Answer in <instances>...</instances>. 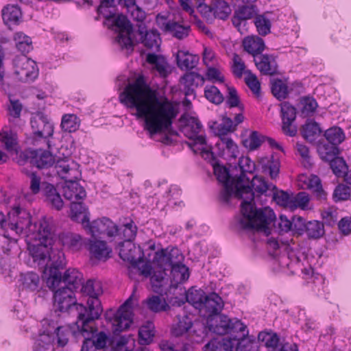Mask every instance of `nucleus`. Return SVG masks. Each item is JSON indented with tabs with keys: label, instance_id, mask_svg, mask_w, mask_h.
Listing matches in <instances>:
<instances>
[{
	"label": "nucleus",
	"instance_id": "24",
	"mask_svg": "<svg viewBox=\"0 0 351 351\" xmlns=\"http://www.w3.org/2000/svg\"><path fill=\"white\" fill-rule=\"evenodd\" d=\"M255 14V6L254 5H245L239 6L234 12L232 18V23L238 31L244 34L245 31L246 21L254 16Z\"/></svg>",
	"mask_w": 351,
	"mask_h": 351
},
{
	"label": "nucleus",
	"instance_id": "22",
	"mask_svg": "<svg viewBox=\"0 0 351 351\" xmlns=\"http://www.w3.org/2000/svg\"><path fill=\"white\" fill-rule=\"evenodd\" d=\"M14 212L17 213H14V220L15 222H18L21 221L19 215H21V212H27V210L21 208L20 207H15L11 211H10L8 214V216L5 217L2 212H0V228L5 230L4 237L5 238L9 239L12 242L16 243L17 241V238L14 237V235H16V231L12 228L10 226V222H12V214H14Z\"/></svg>",
	"mask_w": 351,
	"mask_h": 351
},
{
	"label": "nucleus",
	"instance_id": "18",
	"mask_svg": "<svg viewBox=\"0 0 351 351\" xmlns=\"http://www.w3.org/2000/svg\"><path fill=\"white\" fill-rule=\"evenodd\" d=\"M33 134L38 138H47L53 134V125L43 113L34 114L30 119Z\"/></svg>",
	"mask_w": 351,
	"mask_h": 351
},
{
	"label": "nucleus",
	"instance_id": "6",
	"mask_svg": "<svg viewBox=\"0 0 351 351\" xmlns=\"http://www.w3.org/2000/svg\"><path fill=\"white\" fill-rule=\"evenodd\" d=\"M181 132L189 139L188 146L204 159L213 158L212 147L206 140L203 126L197 118L184 114L180 119Z\"/></svg>",
	"mask_w": 351,
	"mask_h": 351
},
{
	"label": "nucleus",
	"instance_id": "50",
	"mask_svg": "<svg viewBox=\"0 0 351 351\" xmlns=\"http://www.w3.org/2000/svg\"><path fill=\"white\" fill-rule=\"evenodd\" d=\"M271 89L274 96L279 100L285 99L289 93L287 83L280 79L271 82Z\"/></svg>",
	"mask_w": 351,
	"mask_h": 351
},
{
	"label": "nucleus",
	"instance_id": "37",
	"mask_svg": "<svg viewBox=\"0 0 351 351\" xmlns=\"http://www.w3.org/2000/svg\"><path fill=\"white\" fill-rule=\"evenodd\" d=\"M43 191L47 200L54 208L57 210H60L63 207V201L52 184L43 182Z\"/></svg>",
	"mask_w": 351,
	"mask_h": 351
},
{
	"label": "nucleus",
	"instance_id": "39",
	"mask_svg": "<svg viewBox=\"0 0 351 351\" xmlns=\"http://www.w3.org/2000/svg\"><path fill=\"white\" fill-rule=\"evenodd\" d=\"M89 250L91 254L98 260H106L110 257L111 250L106 245V243L103 241H91Z\"/></svg>",
	"mask_w": 351,
	"mask_h": 351
},
{
	"label": "nucleus",
	"instance_id": "14",
	"mask_svg": "<svg viewBox=\"0 0 351 351\" xmlns=\"http://www.w3.org/2000/svg\"><path fill=\"white\" fill-rule=\"evenodd\" d=\"M14 75L19 81L29 82L38 75L36 62L26 56H17L14 60Z\"/></svg>",
	"mask_w": 351,
	"mask_h": 351
},
{
	"label": "nucleus",
	"instance_id": "54",
	"mask_svg": "<svg viewBox=\"0 0 351 351\" xmlns=\"http://www.w3.org/2000/svg\"><path fill=\"white\" fill-rule=\"evenodd\" d=\"M146 304L148 308L155 313L166 311L169 308L165 300L158 295H153L148 298Z\"/></svg>",
	"mask_w": 351,
	"mask_h": 351
},
{
	"label": "nucleus",
	"instance_id": "9",
	"mask_svg": "<svg viewBox=\"0 0 351 351\" xmlns=\"http://www.w3.org/2000/svg\"><path fill=\"white\" fill-rule=\"evenodd\" d=\"M65 265L66 264L62 267H51L49 269L46 282L50 289H57L62 285L75 291L82 285L83 275L77 269L69 268L65 271L63 276L62 275L60 269Z\"/></svg>",
	"mask_w": 351,
	"mask_h": 351
},
{
	"label": "nucleus",
	"instance_id": "1",
	"mask_svg": "<svg viewBox=\"0 0 351 351\" xmlns=\"http://www.w3.org/2000/svg\"><path fill=\"white\" fill-rule=\"evenodd\" d=\"M119 100L132 115L144 121V129L150 137L167 130L178 113L175 104L167 98H159L141 77L126 86Z\"/></svg>",
	"mask_w": 351,
	"mask_h": 351
},
{
	"label": "nucleus",
	"instance_id": "10",
	"mask_svg": "<svg viewBox=\"0 0 351 351\" xmlns=\"http://www.w3.org/2000/svg\"><path fill=\"white\" fill-rule=\"evenodd\" d=\"M137 302L138 298L133 293L116 312L112 310L106 312V319L111 323L114 335L129 328L132 323L133 307Z\"/></svg>",
	"mask_w": 351,
	"mask_h": 351
},
{
	"label": "nucleus",
	"instance_id": "42",
	"mask_svg": "<svg viewBox=\"0 0 351 351\" xmlns=\"http://www.w3.org/2000/svg\"><path fill=\"white\" fill-rule=\"evenodd\" d=\"M43 331L36 340L34 345V351H50L54 342V338L49 332H46L47 328L43 327Z\"/></svg>",
	"mask_w": 351,
	"mask_h": 351
},
{
	"label": "nucleus",
	"instance_id": "40",
	"mask_svg": "<svg viewBox=\"0 0 351 351\" xmlns=\"http://www.w3.org/2000/svg\"><path fill=\"white\" fill-rule=\"evenodd\" d=\"M184 298L186 302L193 305L195 308L202 311V302L206 298L205 293L202 289H189L184 291Z\"/></svg>",
	"mask_w": 351,
	"mask_h": 351
},
{
	"label": "nucleus",
	"instance_id": "15",
	"mask_svg": "<svg viewBox=\"0 0 351 351\" xmlns=\"http://www.w3.org/2000/svg\"><path fill=\"white\" fill-rule=\"evenodd\" d=\"M156 20L158 26L162 31L170 34L172 36L179 40L186 38L191 31L190 25L171 20L166 15L162 14H158L156 16Z\"/></svg>",
	"mask_w": 351,
	"mask_h": 351
},
{
	"label": "nucleus",
	"instance_id": "59",
	"mask_svg": "<svg viewBox=\"0 0 351 351\" xmlns=\"http://www.w3.org/2000/svg\"><path fill=\"white\" fill-rule=\"evenodd\" d=\"M264 142L265 136L261 135L256 131H254L243 141V145L248 149L252 151L258 148Z\"/></svg>",
	"mask_w": 351,
	"mask_h": 351
},
{
	"label": "nucleus",
	"instance_id": "3",
	"mask_svg": "<svg viewBox=\"0 0 351 351\" xmlns=\"http://www.w3.org/2000/svg\"><path fill=\"white\" fill-rule=\"evenodd\" d=\"M245 186L250 187L253 195L252 199H247L249 195L243 193V197H237L242 199L241 213L240 219L241 226L245 229H256L263 230L266 234L269 233L267 225L273 221L276 217L274 212L268 206L256 209L254 204L259 202L263 205L266 202V198L270 197L272 191L276 189V185L269 182L264 178L253 176L252 179L247 178L244 182Z\"/></svg>",
	"mask_w": 351,
	"mask_h": 351
},
{
	"label": "nucleus",
	"instance_id": "58",
	"mask_svg": "<svg viewBox=\"0 0 351 351\" xmlns=\"http://www.w3.org/2000/svg\"><path fill=\"white\" fill-rule=\"evenodd\" d=\"M162 270L155 271L153 275L151 276V283L152 285L153 290L156 292L159 291L160 287L162 286V282L165 279L166 275L165 271L168 269L167 265L165 263H161V261H156Z\"/></svg>",
	"mask_w": 351,
	"mask_h": 351
},
{
	"label": "nucleus",
	"instance_id": "2",
	"mask_svg": "<svg viewBox=\"0 0 351 351\" xmlns=\"http://www.w3.org/2000/svg\"><path fill=\"white\" fill-rule=\"evenodd\" d=\"M20 214L21 221H11L10 226L16 231V236L25 234L28 238L29 254L34 262L45 269L44 274L47 277L51 267H62L66 264L63 252L52 247L54 237L52 220L44 217L32 223L28 212ZM14 214H12V220L14 219Z\"/></svg>",
	"mask_w": 351,
	"mask_h": 351
},
{
	"label": "nucleus",
	"instance_id": "29",
	"mask_svg": "<svg viewBox=\"0 0 351 351\" xmlns=\"http://www.w3.org/2000/svg\"><path fill=\"white\" fill-rule=\"evenodd\" d=\"M140 40L147 49L158 51L160 45V35L156 30L144 31V27L139 26Z\"/></svg>",
	"mask_w": 351,
	"mask_h": 351
},
{
	"label": "nucleus",
	"instance_id": "44",
	"mask_svg": "<svg viewBox=\"0 0 351 351\" xmlns=\"http://www.w3.org/2000/svg\"><path fill=\"white\" fill-rule=\"evenodd\" d=\"M304 226V231L309 239H317L324 234V226L319 221H309Z\"/></svg>",
	"mask_w": 351,
	"mask_h": 351
},
{
	"label": "nucleus",
	"instance_id": "60",
	"mask_svg": "<svg viewBox=\"0 0 351 351\" xmlns=\"http://www.w3.org/2000/svg\"><path fill=\"white\" fill-rule=\"evenodd\" d=\"M204 96L211 103L220 104L223 101V96L220 90L213 85H206L204 88Z\"/></svg>",
	"mask_w": 351,
	"mask_h": 351
},
{
	"label": "nucleus",
	"instance_id": "30",
	"mask_svg": "<svg viewBox=\"0 0 351 351\" xmlns=\"http://www.w3.org/2000/svg\"><path fill=\"white\" fill-rule=\"evenodd\" d=\"M146 59L161 77H165L171 72L169 64L163 56L149 53L147 55Z\"/></svg>",
	"mask_w": 351,
	"mask_h": 351
},
{
	"label": "nucleus",
	"instance_id": "61",
	"mask_svg": "<svg viewBox=\"0 0 351 351\" xmlns=\"http://www.w3.org/2000/svg\"><path fill=\"white\" fill-rule=\"evenodd\" d=\"M239 165L241 171V173L239 176H244V183L246 182V179L249 178L246 176L245 173L252 174L257 168V164L256 165L255 162L248 157H243L239 159Z\"/></svg>",
	"mask_w": 351,
	"mask_h": 351
},
{
	"label": "nucleus",
	"instance_id": "27",
	"mask_svg": "<svg viewBox=\"0 0 351 351\" xmlns=\"http://www.w3.org/2000/svg\"><path fill=\"white\" fill-rule=\"evenodd\" d=\"M223 302L221 298L215 293L206 295L202 302V311L208 318L217 315L223 308Z\"/></svg>",
	"mask_w": 351,
	"mask_h": 351
},
{
	"label": "nucleus",
	"instance_id": "64",
	"mask_svg": "<svg viewBox=\"0 0 351 351\" xmlns=\"http://www.w3.org/2000/svg\"><path fill=\"white\" fill-rule=\"evenodd\" d=\"M300 104L302 105L301 112L304 117L311 115L317 108L316 100L310 97L302 98Z\"/></svg>",
	"mask_w": 351,
	"mask_h": 351
},
{
	"label": "nucleus",
	"instance_id": "7",
	"mask_svg": "<svg viewBox=\"0 0 351 351\" xmlns=\"http://www.w3.org/2000/svg\"><path fill=\"white\" fill-rule=\"evenodd\" d=\"M78 165L68 158L60 159L55 165L57 174L66 182L63 186L64 197L71 202L84 199L86 193L84 189L75 180L80 177Z\"/></svg>",
	"mask_w": 351,
	"mask_h": 351
},
{
	"label": "nucleus",
	"instance_id": "36",
	"mask_svg": "<svg viewBox=\"0 0 351 351\" xmlns=\"http://www.w3.org/2000/svg\"><path fill=\"white\" fill-rule=\"evenodd\" d=\"M247 335L248 330L246 329L244 336L241 333L243 337L237 335V339L234 342L237 351H258V342L253 337H249Z\"/></svg>",
	"mask_w": 351,
	"mask_h": 351
},
{
	"label": "nucleus",
	"instance_id": "13",
	"mask_svg": "<svg viewBox=\"0 0 351 351\" xmlns=\"http://www.w3.org/2000/svg\"><path fill=\"white\" fill-rule=\"evenodd\" d=\"M178 255L177 250L167 252L162 249L156 252L154 258L155 261L165 263L167 265V268L171 269V282L174 284L182 283L189 277V268L186 265L180 263H174L173 258Z\"/></svg>",
	"mask_w": 351,
	"mask_h": 351
},
{
	"label": "nucleus",
	"instance_id": "49",
	"mask_svg": "<svg viewBox=\"0 0 351 351\" xmlns=\"http://www.w3.org/2000/svg\"><path fill=\"white\" fill-rule=\"evenodd\" d=\"M154 337V325L152 322H147L141 326L138 330V341L141 345H148Z\"/></svg>",
	"mask_w": 351,
	"mask_h": 351
},
{
	"label": "nucleus",
	"instance_id": "45",
	"mask_svg": "<svg viewBox=\"0 0 351 351\" xmlns=\"http://www.w3.org/2000/svg\"><path fill=\"white\" fill-rule=\"evenodd\" d=\"M321 132L319 125L312 121H307L301 130L304 138L309 142L315 141L319 136Z\"/></svg>",
	"mask_w": 351,
	"mask_h": 351
},
{
	"label": "nucleus",
	"instance_id": "25",
	"mask_svg": "<svg viewBox=\"0 0 351 351\" xmlns=\"http://www.w3.org/2000/svg\"><path fill=\"white\" fill-rule=\"evenodd\" d=\"M280 167V160L273 155L261 156L257 160V169L264 173H268L271 179L277 178Z\"/></svg>",
	"mask_w": 351,
	"mask_h": 351
},
{
	"label": "nucleus",
	"instance_id": "32",
	"mask_svg": "<svg viewBox=\"0 0 351 351\" xmlns=\"http://www.w3.org/2000/svg\"><path fill=\"white\" fill-rule=\"evenodd\" d=\"M58 241L73 251L79 250L83 245L82 237L73 232H63L59 234Z\"/></svg>",
	"mask_w": 351,
	"mask_h": 351
},
{
	"label": "nucleus",
	"instance_id": "63",
	"mask_svg": "<svg viewBox=\"0 0 351 351\" xmlns=\"http://www.w3.org/2000/svg\"><path fill=\"white\" fill-rule=\"evenodd\" d=\"M295 149L297 154L301 157L304 167L306 168H310L312 166L313 162L308 147L302 143H297L295 145Z\"/></svg>",
	"mask_w": 351,
	"mask_h": 351
},
{
	"label": "nucleus",
	"instance_id": "31",
	"mask_svg": "<svg viewBox=\"0 0 351 351\" xmlns=\"http://www.w3.org/2000/svg\"><path fill=\"white\" fill-rule=\"evenodd\" d=\"M243 46L244 50L254 57L261 54L265 48L264 40L258 36L245 37L243 40Z\"/></svg>",
	"mask_w": 351,
	"mask_h": 351
},
{
	"label": "nucleus",
	"instance_id": "51",
	"mask_svg": "<svg viewBox=\"0 0 351 351\" xmlns=\"http://www.w3.org/2000/svg\"><path fill=\"white\" fill-rule=\"evenodd\" d=\"M0 141L8 151H13L17 145L16 134L10 130H2L0 132Z\"/></svg>",
	"mask_w": 351,
	"mask_h": 351
},
{
	"label": "nucleus",
	"instance_id": "62",
	"mask_svg": "<svg viewBox=\"0 0 351 351\" xmlns=\"http://www.w3.org/2000/svg\"><path fill=\"white\" fill-rule=\"evenodd\" d=\"M245 74V82L246 84L256 97H259L261 94V84L256 76L250 70H246Z\"/></svg>",
	"mask_w": 351,
	"mask_h": 351
},
{
	"label": "nucleus",
	"instance_id": "12",
	"mask_svg": "<svg viewBox=\"0 0 351 351\" xmlns=\"http://www.w3.org/2000/svg\"><path fill=\"white\" fill-rule=\"evenodd\" d=\"M82 292L88 295V307L86 317L90 319H98L103 311L101 304L98 297L102 294L101 283L97 280H88L84 285L82 284Z\"/></svg>",
	"mask_w": 351,
	"mask_h": 351
},
{
	"label": "nucleus",
	"instance_id": "17",
	"mask_svg": "<svg viewBox=\"0 0 351 351\" xmlns=\"http://www.w3.org/2000/svg\"><path fill=\"white\" fill-rule=\"evenodd\" d=\"M84 228L93 237H97L101 234H106L108 237H114L118 232L117 226L108 218L103 217L93 221H88Z\"/></svg>",
	"mask_w": 351,
	"mask_h": 351
},
{
	"label": "nucleus",
	"instance_id": "20",
	"mask_svg": "<svg viewBox=\"0 0 351 351\" xmlns=\"http://www.w3.org/2000/svg\"><path fill=\"white\" fill-rule=\"evenodd\" d=\"M281 115L283 132L290 136H294L297 133V128L293 125L296 117L295 108L289 103L284 102L281 104Z\"/></svg>",
	"mask_w": 351,
	"mask_h": 351
},
{
	"label": "nucleus",
	"instance_id": "53",
	"mask_svg": "<svg viewBox=\"0 0 351 351\" xmlns=\"http://www.w3.org/2000/svg\"><path fill=\"white\" fill-rule=\"evenodd\" d=\"M270 197L277 204L291 209L293 194L290 195L283 191H278L276 189L272 191Z\"/></svg>",
	"mask_w": 351,
	"mask_h": 351
},
{
	"label": "nucleus",
	"instance_id": "46",
	"mask_svg": "<svg viewBox=\"0 0 351 351\" xmlns=\"http://www.w3.org/2000/svg\"><path fill=\"white\" fill-rule=\"evenodd\" d=\"M211 128L218 136L228 135L235 129L233 121L227 117H223L219 123H214Z\"/></svg>",
	"mask_w": 351,
	"mask_h": 351
},
{
	"label": "nucleus",
	"instance_id": "41",
	"mask_svg": "<svg viewBox=\"0 0 351 351\" xmlns=\"http://www.w3.org/2000/svg\"><path fill=\"white\" fill-rule=\"evenodd\" d=\"M21 11L18 5H8L2 10V18L7 25L16 24L21 17Z\"/></svg>",
	"mask_w": 351,
	"mask_h": 351
},
{
	"label": "nucleus",
	"instance_id": "8",
	"mask_svg": "<svg viewBox=\"0 0 351 351\" xmlns=\"http://www.w3.org/2000/svg\"><path fill=\"white\" fill-rule=\"evenodd\" d=\"M206 160L212 165L217 180L222 184L223 188L219 195L221 201L228 202L232 195L235 197H243L245 193L249 195L247 199H252L254 194L250 187L244 184L243 176L231 179L228 169L219 165L214 156L213 158Z\"/></svg>",
	"mask_w": 351,
	"mask_h": 351
},
{
	"label": "nucleus",
	"instance_id": "28",
	"mask_svg": "<svg viewBox=\"0 0 351 351\" xmlns=\"http://www.w3.org/2000/svg\"><path fill=\"white\" fill-rule=\"evenodd\" d=\"M254 61L261 73L272 75L277 73V63L273 56L257 55L254 57Z\"/></svg>",
	"mask_w": 351,
	"mask_h": 351
},
{
	"label": "nucleus",
	"instance_id": "47",
	"mask_svg": "<svg viewBox=\"0 0 351 351\" xmlns=\"http://www.w3.org/2000/svg\"><path fill=\"white\" fill-rule=\"evenodd\" d=\"M21 281L23 289L26 290L35 291L40 288V278L36 273L28 272L21 275Z\"/></svg>",
	"mask_w": 351,
	"mask_h": 351
},
{
	"label": "nucleus",
	"instance_id": "21",
	"mask_svg": "<svg viewBox=\"0 0 351 351\" xmlns=\"http://www.w3.org/2000/svg\"><path fill=\"white\" fill-rule=\"evenodd\" d=\"M119 254L124 261L136 265L143 255L140 247H136L132 241H124L118 245Z\"/></svg>",
	"mask_w": 351,
	"mask_h": 351
},
{
	"label": "nucleus",
	"instance_id": "5",
	"mask_svg": "<svg viewBox=\"0 0 351 351\" xmlns=\"http://www.w3.org/2000/svg\"><path fill=\"white\" fill-rule=\"evenodd\" d=\"M77 315L75 322L65 326H59L53 321L44 319L43 321V327L47 328V332L57 339V343L59 346H66L69 341L70 335H73L75 339H78L83 335L87 336L88 329H90L88 323L90 318L86 317L87 309L84 305L77 306Z\"/></svg>",
	"mask_w": 351,
	"mask_h": 351
},
{
	"label": "nucleus",
	"instance_id": "43",
	"mask_svg": "<svg viewBox=\"0 0 351 351\" xmlns=\"http://www.w3.org/2000/svg\"><path fill=\"white\" fill-rule=\"evenodd\" d=\"M95 320L91 319L88 323V326L91 328V333L90 335V340L93 346L99 350L104 348L108 341V336L104 332H97V328L95 326Z\"/></svg>",
	"mask_w": 351,
	"mask_h": 351
},
{
	"label": "nucleus",
	"instance_id": "38",
	"mask_svg": "<svg viewBox=\"0 0 351 351\" xmlns=\"http://www.w3.org/2000/svg\"><path fill=\"white\" fill-rule=\"evenodd\" d=\"M236 340V337L233 339H222L219 340L218 339H213L204 346V351H221L222 348L228 351L234 348Z\"/></svg>",
	"mask_w": 351,
	"mask_h": 351
},
{
	"label": "nucleus",
	"instance_id": "19",
	"mask_svg": "<svg viewBox=\"0 0 351 351\" xmlns=\"http://www.w3.org/2000/svg\"><path fill=\"white\" fill-rule=\"evenodd\" d=\"M298 181L301 187L307 189L312 191L315 197L319 200H325L327 197V193L324 190L321 180L315 175L302 174L299 176Z\"/></svg>",
	"mask_w": 351,
	"mask_h": 351
},
{
	"label": "nucleus",
	"instance_id": "23",
	"mask_svg": "<svg viewBox=\"0 0 351 351\" xmlns=\"http://www.w3.org/2000/svg\"><path fill=\"white\" fill-rule=\"evenodd\" d=\"M180 82L185 96L195 98V88L202 86L205 82V78L197 73L189 72L184 75Z\"/></svg>",
	"mask_w": 351,
	"mask_h": 351
},
{
	"label": "nucleus",
	"instance_id": "52",
	"mask_svg": "<svg viewBox=\"0 0 351 351\" xmlns=\"http://www.w3.org/2000/svg\"><path fill=\"white\" fill-rule=\"evenodd\" d=\"M80 125V119L73 114H64L62 118L61 128L65 132H75L79 128Z\"/></svg>",
	"mask_w": 351,
	"mask_h": 351
},
{
	"label": "nucleus",
	"instance_id": "26",
	"mask_svg": "<svg viewBox=\"0 0 351 351\" xmlns=\"http://www.w3.org/2000/svg\"><path fill=\"white\" fill-rule=\"evenodd\" d=\"M192 318L184 312L176 316L171 328V335L176 337H184L189 335L193 327Z\"/></svg>",
	"mask_w": 351,
	"mask_h": 351
},
{
	"label": "nucleus",
	"instance_id": "48",
	"mask_svg": "<svg viewBox=\"0 0 351 351\" xmlns=\"http://www.w3.org/2000/svg\"><path fill=\"white\" fill-rule=\"evenodd\" d=\"M14 40L17 49L23 54L29 53L33 48L31 38L23 32L15 33Z\"/></svg>",
	"mask_w": 351,
	"mask_h": 351
},
{
	"label": "nucleus",
	"instance_id": "11",
	"mask_svg": "<svg viewBox=\"0 0 351 351\" xmlns=\"http://www.w3.org/2000/svg\"><path fill=\"white\" fill-rule=\"evenodd\" d=\"M209 330L219 335L230 334L231 337L225 339H237L239 333L245 335L247 326L237 318L230 319L226 315H217L209 317L207 321Z\"/></svg>",
	"mask_w": 351,
	"mask_h": 351
},
{
	"label": "nucleus",
	"instance_id": "57",
	"mask_svg": "<svg viewBox=\"0 0 351 351\" xmlns=\"http://www.w3.org/2000/svg\"><path fill=\"white\" fill-rule=\"evenodd\" d=\"M212 10L216 18L223 20L226 19L231 12L229 4L223 0H217Z\"/></svg>",
	"mask_w": 351,
	"mask_h": 351
},
{
	"label": "nucleus",
	"instance_id": "35",
	"mask_svg": "<svg viewBox=\"0 0 351 351\" xmlns=\"http://www.w3.org/2000/svg\"><path fill=\"white\" fill-rule=\"evenodd\" d=\"M60 158H59L60 160ZM54 156L48 151L37 150L35 152L32 162L39 169L48 168L56 165Z\"/></svg>",
	"mask_w": 351,
	"mask_h": 351
},
{
	"label": "nucleus",
	"instance_id": "56",
	"mask_svg": "<svg viewBox=\"0 0 351 351\" xmlns=\"http://www.w3.org/2000/svg\"><path fill=\"white\" fill-rule=\"evenodd\" d=\"M326 140L332 145H338L345 138L343 130L339 127H333L328 129L324 134Z\"/></svg>",
	"mask_w": 351,
	"mask_h": 351
},
{
	"label": "nucleus",
	"instance_id": "55",
	"mask_svg": "<svg viewBox=\"0 0 351 351\" xmlns=\"http://www.w3.org/2000/svg\"><path fill=\"white\" fill-rule=\"evenodd\" d=\"M254 24L260 35L266 36L270 33L271 23L265 14L257 15L254 19Z\"/></svg>",
	"mask_w": 351,
	"mask_h": 351
},
{
	"label": "nucleus",
	"instance_id": "16",
	"mask_svg": "<svg viewBox=\"0 0 351 351\" xmlns=\"http://www.w3.org/2000/svg\"><path fill=\"white\" fill-rule=\"evenodd\" d=\"M56 290L53 289L54 306L60 312H65L69 310H77V306L82 305L76 302L74 291L63 285H60Z\"/></svg>",
	"mask_w": 351,
	"mask_h": 351
},
{
	"label": "nucleus",
	"instance_id": "33",
	"mask_svg": "<svg viewBox=\"0 0 351 351\" xmlns=\"http://www.w3.org/2000/svg\"><path fill=\"white\" fill-rule=\"evenodd\" d=\"M199 58L186 50H178L176 54L178 66L182 70L192 69L197 65Z\"/></svg>",
	"mask_w": 351,
	"mask_h": 351
},
{
	"label": "nucleus",
	"instance_id": "34",
	"mask_svg": "<svg viewBox=\"0 0 351 351\" xmlns=\"http://www.w3.org/2000/svg\"><path fill=\"white\" fill-rule=\"evenodd\" d=\"M70 217L73 221L81 223L84 228L89 221L88 209L82 202L71 203Z\"/></svg>",
	"mask_w": 351,
	"mask_h": 351
},
{
	"label": "nucleus",
	"instance_id": "4",
	"mask_svg": "<svg viewBox=\"0 0 351 351\" xmlns=\"http://www.w3.org/2000/svg\"><path fill=\"white\" fill-rule=\"evenodd\" d=\"M98 12L105 17L104 24L106 25L110 28H114V30L118 32L116 41L121 49L132 51L134 45L132 39V26L123 14L118 15L114 18L116 14L115 0H101Z\"/></svg>",
	"mask_w": 351,
	"mask_h": 351
}]
</instances>
